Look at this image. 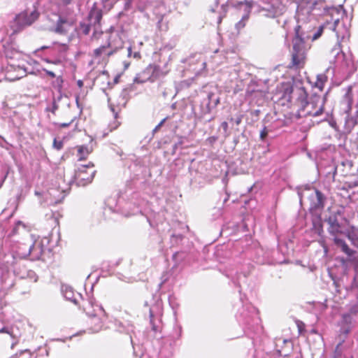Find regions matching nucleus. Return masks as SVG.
<instances>
[{
  "label": "nucleus",
  "instance_id": "4468645a",
  "mask_svg": "<svg viewBox=\"0 0 358 358\" xmlns=\"http://www.w3.org/2000/svg\"><path fill=\"white\" fill-rule=\"evenodd\" d=\"M343 101L346 103L345 110L349 113L352 110V105L353 103L352 94L350 90H349V91L345 94L343 98Z\"/></svg>",
  "mask_w": 358,
  "mask_h": 358
},
{
  "label": "nucleus",
  "instance_id": "aec40b11",
  "mask_svg": "<svg viewBox=\"0 0 358 358\" xmlns=\"http://www.w3.org/2000/svg\"><path fill=\"white\" fill-rule=\"evenodd\" d=\"M248 15H246L245 16H243L242 17V19L236 23V27L237 28V29H243V27H245V22L246 21L248 20Z\"/></svg>",
  "mask_w": 358,
  "mask_h": 358
},
{
  "label": "nucleus",
  "instance_id": "2eb2a0df",
  "mask_svg": "<svg viewBox=\"0 0 358 358\" xmlns=\"http://www.w3.org/2000/svg\"><path fill=\"white\" fill-rule=\"evenodd\" d=\"M357 124V120L352 117H349L347 118L345 124V129L347 132L350 133Z\"/></svg>",
  "mask_w": 358,
  "mask_h": 358
},
{
  "label": "nucleus",
  "instance_id": "f3484780",
  "mask_svg": "<svg viewBox=\"0 0 358 358\" xmlns=\"http://www.w3.org/2000/svg\"><path fill=\"white\" fill-rule=\"evenodd\" d=\"M327 77L324 74H319L317 76L315 86L322 91L324 88V83L327 82Z\"/></svg>",
  "mask_w": 358,
  "mask_h": 358
},
{
  "label": "nucleus",
  "instance_id": "1a4fd4ad",
  "mask_svg": "<svg viewBox=\"0 0 358 358\" xmlns=\"http://www.w3.org/2000/svg\"><path fill=\"white\" fill-rule=\"evenodd\" d=\"M329 227L328 232L333 236L337 237L338 234L342 233L341 227L338 220L336 218H329L328 220Z\"/></svg>",
  "mask_w": 358,
  "mask_h": 358
},
{
  "label": "nucleus",
  "instance_id": "f257e3e1",
  "mask_svg": "<svg viewBox=\"0 0 358 358\" xmlns=\"http://www.w3.org/2000/svg\"><path fill=\"white\" fill-rule=\"evenodd\" d=\"M285 97L294 101L293 111L296 118L318 117L324 113L325 99L317 94L312 95L308 100V93L303 87L288 85L285 89Z\"/></svg>",
  "mask_w": 358,
  "mask_h": 358
},
{
  "label": "nucleus",
  "instance_id": "0eeeda50",
  "mask_svg": "<svg viewBox=\"0 0 358 358\" xmlns=\"http://www.w3.org/2000/svg\"><path fill=\"white\" fill-rule=\"evenodd\" d=\"M75 29V24L72 20L59 17L55 27V32L59 34L66 35Z\"/></svg>",
  "mask_w": 358,
  "mask_h": 358
},
{
  "label": "nucleus",
  "instance_id": "5701e85b",
  "mask_svg": "<svg viewBox=\"0 0 358 358\" xmlns=\"http://www.w3.org/2000/svg\"><path fill=\"white\" fill-rule=\"evenodd\" d=\"M53 146L57 150H61L63 147V143L62 141H58L57 138H55L53 141Z\"/></svg>",
  "mask_w": 358,
  "mask_h": 358
},
{
  "label": "nucleus",
  "instance_id": "393cba45",
  "mask_svg": "<svg viewBox=\"0 0 358 358\" xmlns=\"http://www.w3.org/2000/svg\"><path fill=\"white\" fill-rule=\"evenodd\" d=\"M267 135H268V130H267L266 127H264L260 132L261 140L264 141L266 138V137L267 136Z\"/></svg>",
  "mask_w": 358,
  "mask_h": 358
},
{
  "label": "nucleus",
  "instance_id": "a211bd4d",
  "mask_svg": "<svg viewBox=\"0 0 358 358\" xmlns=\"http://www.w3.org/2000/svg\"><path fill=\"white\" fill-rule=\"evenodd\" d=\"M347 238L354 246L358 248V234L354 231V227H352V231L348 233Z\"/></svg>",
  "mask_w": 358,
  "mask_h": 358
},
{
  "label": "nucleus",
  "instance_id": "ddd939ff",
  "mask_svg": "<svg viewBox=\"0 0 358 358\" xmlns=\"http://www.w3.org/2000/svg\"><path fill=\"white\" fill-rule=\"evenodd\" d=\"M102 10L100 9H93L90 13V17L94 23L99 24L102 19Z\"/></svg>",
  "mask_w": 358,
  "mask_h": 358
},
{
  "label": "nucleus",
  "instance_id": "9d476101",
  "mask_svg": "<svg viewBox=\"0 0 358 358\" xmlns=\"http://www.w3.org/2000/svg\"><path fill=\"white\" fill-rule=\"evenodd\" d=\"M352 323V317L350 313L342 315L341 331L345 334H348L351 331V324Z\"/></svg>",
  "mask_w": 358,
  "mask_h": 358
},
{
  "label": "nucleus",
  "instance_id": "c756f323",
  "mask_svg": "<svg viewBox=\"0 0 358 358\" xmlns=\"http://www.w3.org/2000/svg\"><path fill=\"white\" fill-rule=\"evenodd\" d=\"M94 320H95L96 322V327H102L103 326V322H101V319L100 318H96L94 317Z\"/></svg>",
  "mask_w": 358,
  "mask_h": 358
},
{
  "label": "nucleus",
  "instance_id": "f704fd0d",
  "mask_svg": "<svg viewBox=\"0 0 358 358\" xmlns=\"http://www.w3.org/2000/svg\"><path fill=\"white\" fill-rule=\"evenodd\" d=\"M83 310L88 315H90V313L87 311V308L85 305H83Z\"/></svg>",
  "mask_w": 358,
  "mask_h": 358
},
{
  "label": "nucleus",
  "instance_id": "9b49d317",
  "mask_svg": "<svg viewBox=\"0 0 358 358\" xmlns=\"http://www.w3.org/2000/svg\"><path fill=\"white\" fill-rule=\"evenodd\" d=\"M334 242L335 245L340 247L343 252L347 255L348 257H352L355 254V251L350 248L345 241L338 237L334 238Z\"/></svg>",
  "mask_w": 358,
  "mask_h": 358
},
{
  "label": "nucleus",
  "instance_id": "4c0bfd02",
  "mask_svg": "<svg viewBox=\"0 0 358 358\" xmlns=\"http://www.w3.org/2000/svg\"><path fill=\"white\" fill-rule=\"evenodd\" d=\"M52 218H53V220H54V221H55V224H59L58 220H57L56 218H55L53 215H52Z\"/></svg>",
  "mask_w": 358,
  "mask_h": 358
},
{
  "label": "nucleus",
  "instance_id": "dca6fc26",
  "mask_svg": "<svg viewBox=\"0 0 358 358\" xmlns=\"http://www.w3.org/2000/svg\"><path fill=\"white\" fill-rule=\"evenodd\" d=\"M89 154L90 151L87 147L83 145L78 147V157L79 160L85 159Z\"/></svg>",
  "mask_w": 358,
  "mask_h": 358
},
{
  "label": "nucleus",
  "instance_id": "f8f14e48",
  "mask_svg": "<svg viewBox=\"0 0 358 358\" xmlns=\"http://www.w3.org/2000/svg\"><path fill=\"white\" fill-rule=\"evenodd\" d=\"M313 197L315 199L312 203L313 208L317 209L324 207L325 198L320 191L315 189V196Z\"/></svg>",
  "mask_w": 358,
  "mask_h": 358
},
{
  "label": "nucleus",
  "instance_id": "473e14b6",
  "mask_svg": "<svg viewBox=\"0 0 358 358\" xmlns=\"http://www.w3.org/2000/svg\"><path fill=\"white\" fill-rule=\"evenodd\" d=\"M241 121H242V116L241 115V116H239V117L236 119V124L237 125H238V124H240V123L241 122Z\"/></svg>",
  "mask_w": 358,
  "mask_h": 358
},
{
  "label": "nucleus",
  "instance_id": "4be33fe9",
  "mask_svg": "<svg viewBox=\"0 0 358 358\" xmlns=\"http://www.w3.org/2000/svg\"><path fill=\"white\" fill-rule=\"evenodd\" d=\"M297 328L299 334H302L305 331V324L301 321H296Z\"/></svg>",
  "mask_w": 358,
  "mask_h": 358
},
{
  "label": "nucleus",
  "instance_id": "2f4dec72",
  "mask_svg": "<svg viewBox=\"0 0 358 358\" xmlns=\"http://www.w3.org/2000/svg\"><path fill=\"white\" fill-rule=\"evenodd\" d=\"M77 85H78V87H79V88H82V87H83V85H84V84H83V80H78L77 81Z\"/></svg>",
  "mask_w": 358,
  "mask_h": 358
},
{
  "label": "nucleus",
  "instance_id": "f03ea898",
  "mask_svg": "<svg viewBox=\"0 0 358 358\" xmlns=\"http://www.w3.org/2000/svg\"><path fill=\"white\" fill-rule=\"evenodd\" d=\"M308 37L306 36L300 25L294 29V36L292 40L291 59L288 65L290 69L300 70L305 67L308 51L311 45L306 42Z\"/></svg>",
  "mask_w": 358,
  "mask_h": 358
},
{
  "label": "nucleus",
  "instance_id": "c9c22d12",
  "mask_svg": "<svg viewBox=\"0 0 358 358\" xmlns=\"http://www.w3.org/2000/svg\"><path fill=\"white\" fill-rule=\"evenodd\" d=\"M89 31H90V29H89V27H86V29L84 30V31H83V32H84V34H86V35H87V34H89Z\"/></svg>",
  "mask_w": 358,
  "mask_h": 358
},
{
  "label": "nucleus",
  "instance_id": "423d86ee",
  "mask_svg": "<svg viewBox=\"0 0 358 358\" xmlns=\"http://www.w3.org/2000/svg\"><path fill=\"white\" fill-rule=\"evenodd\" d=\"M95 173L94 164L89 163L87 165L80 166L76 171L75 177L83 185H85L92 181Z\"/></svg>",
  "mask_w": 358,
  "mask_h": 358
},
{
  "label": "nucleus",
  "instance_id": "6ab92c4d",
  "mask_svg": "<svg viewBox=\"0 0 358 358\" xmlns=\"http://www.w3.org/2000/svg\"><path fill=\"white\" fill-rule=\"evenodd\" d=\"M63 83L64 80L62 77L61 76H59L56 77L55 80L52 82V86L55 89L60 92L62 89Z\"/></svg>",
  "mask_w": 358,
  "mask_h": 358
},
{
  "label": "nucleus",
  "instance_id": "20e7f679",
  "mask_svg": "<svg viewBox=\"0 0 358 358\" xmlns=\"http://www.w3.org/2000/svg\"><path fill=\"white\" fill-rule=\"evenodd\" d=\"M39 17V13L36 9H26L17 14L11 22L10 28L11 35H15L22 31L25 27L31 26Z\"/></svg>",
  "mask_w": 358,
  "mask_h": 358
},
{
  "label": "nucleus",
  "instance_id": "412c9836",
  "mask_svg": "<svg viewBox=\"0 0 358 358\" xmlns=\"http://www.w3.org/2000/svg\"><path fill=\"white\" fill-rule=\"evenodd\" d=\"M323 31L324 27L322 26L320 27L318 30L313 36L312 41H315L318 39L322 36Z\"/></svg>",
  "mask_w": 358,
  "mask_h": 358
},
{
  "label": "nucleus",
  "instance_id": "bb28decb",
  "mask_svg": "<svg viewBox=\"0 0 358 358\" xmlns=\"http://www.w3.org/2000/svg\"><path fill=\"white\" fill-rule=\"evenodd\" d=\"M166 120V118H164L156 127L154 129L153 131L154 132H156L157 131L160 127L164 124V123L165 122V121Z\"/></svg>",
  "mask_w": 358,
  "mask_h": 358
},
{
  "label": "nucleus",
  "instance_id": "58836bf2",
  "mask_svg": "<svg viewBox=\"0 0 358 358\" xmlns=\"http://www.w3.org/2000/svg\"><path fill=\"white\" fill-rule=\"evenodd\" d=\"M243 3L249 4V2L247 0H245L243 2L239 3V4H243Z\"/></svg>",
  "mask_w": 358,
  "mask_h": 358
},
{
  "label": "nucleus",
  "instance_id": "7ed1b4c3",
  "mask_svg": "<svg viewBox=\"0 0 358 358\" xmlns=\"http://www.w3.org/2000/svg\"><path fill=\"white\" fill-rule=\"evenodd\" d=\"M119 50V48L112 45L109 41L104 44L94 48L90 54L91 58L89 64L91 66H106L111 56L115 55Z\"/></svg>",
  "mask_w": 358,
  "mask_h": 358
},
{
  "label": "nucleus",
  "instance_id": "72a5a7b5",
  "mask_svg": "<svg viewBox=\"0 0 358 358\" xmlns=\"http://www.w3.org/2000/svg\"><path fill=\"white\" fill-rule=\"evenodd\" d=\"M3 332L10 334V332L5 327H3L2 329H0V333H3Z\"/></svg>",
  "mask_w": 358,
  "mask_h": 358
},
{
  "label": "nucleus",
  "instance_id": "a878e982",
  "mask_svg": "<svg viewBox=\"0 0 358 358\" xmlns=\"http://www.w3.org/2000/svg\"><path fill=\"white\" fill-rule=\"evenodd\" d=\"M358 313V306H353L350 308L349 313L351 316L355 315Z\"/></svg>",
  "mask_w": 358,
  "mask_h": 358
},
{
  "label": "nucleus",
  "instance_id": "b1692460",
  "mask_svg": "<svg viewBox=\"0 0 358 358\" xmlns=\"http://www.w3.org/2000/svg\"><path fill=\"white\" fill-rule=\"evenodd\" d=\"M103 35V33L102 31L100 32H94L92 36V41H98L100 37H101Z\"/></svg>",
  "mask_w": 358,
  "mask_h": 358
},
{
  "label": "nucleus",
  "instance_id": "39448f33",
  "mask_svg": "<svg viewBox=\"0 0 358 358\" xmlns=\"http://www.w3.org/2000/svg\"><path fill=\"white\" fill-rule=\"evenodd\" d=\"M290 0H272L271 5L262 8L266 12L268 17H275L282 15L287 9Z\"/></svg>",
  "mask_w": 358,
  "mask_h": 358
},
{
  "label": "nucleus",
  "instance_id": "e433bc0d",
  "mask_svg": "<svg viewBox=\"0 0 358 358\" xmlns=\"http://www.w3.org/2000/svg\"><path fill=\"white\" fill-rule=\"evenodd\" d=\"M119 81V76H116L114 79L115 83H117Z\"/></svg>",
  "mask_w": 358,
  "mask_h": 358
},
{
  "label": "nucleus",
  "instance_id": "c85d7f7f",
  "mask_svg": "<svg viewBox=\"0 0 358 358\" xmlns=\"http://www.w3.org/2000/svg\"><path fill=\"white\" fill-rule=\"evenodd\" d=\"M221 127L223 129L224 132H227V131H228V123L227 122H222Z\"/></svg>",
  "mask_w": 358,
  "mask_h": 358
},
{
  "label": "nucleus",
  "instance_id": "6e6552de",
  "mask_svg": "<svg viewBox=\"0 0 358 358\" xmlns=\"http://www.w3.org/2000/svg\"><path fill=\"white\" fill-rule=\"evenodd\" d=\"M144 74H147L149 76L147 80L150 82H155L157 79L161 76H165L167 72H163L159 66L155 64H150L143 71Z\"/></svg>",
  "mask_w": 358,
  "mask_h": 358
},
{
  "label": "nucleus",
  "instance_id": "ea45409f",
  "mask_svg": "<svg viewBox=\"0 0 358 358\" xmlns=\"http://www.w3.org/2000/svg\"><path fill=\"white\" fill-rule=\"evenodd\" d=\"M71 1V0H64V3L68 4L70 3Z\"/></svg>",
  "mask_w": 358,
  "mask_h": 358
},
{
  "label": "nucleus",
  "instance_id": "a19ab883",
  "mask_svg": "<svg viewBox=\"0 0 358 358\" xmlns=\"http://www.w3.org/2000/svg\"><path fill=\"white\" fill-rule=\"evenodd\" d=\"M103 74H108L106 71H103Z\"/></svg>",
  "mask_w": 358,
  "mask_h": 358
},
{
  "label": "nucleus",
  "instance_id": "7c9ffc66",
  "mask_svg": "<svg viewBox=\"0 0 358 358\" xmlns=\"http://www.w3.org/2000/svg\"><path fill=\"white\" fill-rule=\"evenodd\" d=\"M71 122H72V121H71V122H69L68 123H62V124H61L59 125V127H62V128L67 127H69L71 124Z\"/></svg>",
  "mask_w": 358,
  "mask_h": 358
},
{
  "label": "nucleus",
  "instance_id": "cd10ccee",
  "mask_svg": "<svg viewBox=\"0 0 358 358\" xmlns=\"http://www.w3.org/2000/svg\"><path fill=\"white\" fill-rule=\"evenodd\" d=\"M44 72L45 73V74L51 78H56V75L55 74L54 72L51 71H49V70H47V69H43Z\"/></svg>",
  "mask_w": 358,
  "mask_h": 358
}]
</instances>
